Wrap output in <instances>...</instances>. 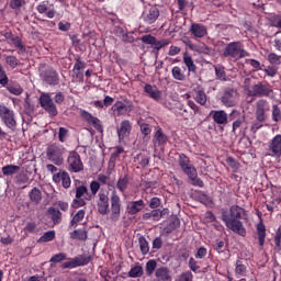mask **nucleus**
<instances>
[{
    "label": "nucleus",
    "instance_id": "nucleus-18",
    "mask_svg": "<svg viewBox=\"0 0 281 281\" xmlns=\"http://www.w3.org/2000/svg\"><path fill=\"white\" fill-rule=\"evenodd\" d=\"M53 181L54 183H61L65 190L71 188V178L69 177V173L63 169H59V171L53 176Z\"/></svg>",
    "mask_w": 281,
    "mask_h": 281
},
{
    "label": "nucleus",
    "instance_id": "nucleus-56",
    "mask_svg": "<svg viewBox=\"0 0 281 281\" xmlns=\"http://www.w3.org/2000/svg\"><path fill=\"white\" fill-rule=\"evenodd\" d=\"M155 269H157V261L155 260H149L146 263V271L148 276H153V273H155Z\"/></svg>",
    "mask_w": 281,
    "mask_h": 281
},
{
    "label": "nucleus",
    "instance_id": "nucleus-36",
    "mask_svg": "<svg viewBox=\"0 0 281 281\" xmlns=\"http://www.w3.org/2000/svg\"><path fill=\"white\" fill-rule=\"evenodd\" d=\"M21 170V167L16 165H7L2 167V173L4 177H12V175H16Z\"/></svg>",
    "mask_w": 281,
    "mask_h": 281
},
{
    "label": "nucleus",
    "instance_id": "nucleus-38",
    "mask_svg": "<svg viewBox=\"0 0 281 281\" xmlns=\"http://www.w3.org/2000/svg\"><path fill=\"white\" fill-rule=\"evenodd\" d=\"M5 63L11 67V69H16L19 65H21V61L16 56L14 55H4Z\"/></svg>",
    "mask_w": 281,
    "mask_h": 281
},
{
    "label": "nucleus",
    "instance_id": "nucleus-4",
    "mask_svg": "<svg viewBox=\"0 0 281 281\" xmlns=\"http://www.w3.org/2000/svg\"><path fill=\"white\" fill-rule=\"evenodd\" d=\"M0 120L7 128L16 131V114L14 113V110L8 108V105L3 103L0 104Z\"/></svg>",
    "mask_w": 281,
    "mask_h": 281
},
{
    "label": "nucleus",
    "instance_id": "nucleus-44",
    "mask_svg": "<svg viewBox=\"0 0 281 281\" xmlns=\"http://www.w3.org/2000/svg\"><path fill=\"white\" fill-rule=\"evenodd\" d=\"M82 218H85V210H79L70 221L69 227H76Z\"/></svg>",
    "mask_w": 281,
    "mask_h": 281
},
{
    "label": "nucleus",
    "instance_id": "nucleus-24",
    "mask_svg": "<svg viewBox=\"0 0 281 281\" xmlns=\"http://www.w3.org/2000/svg\"><path fill=\"white\" fill-rule=\"evenodd\" d=\"M131 131H133V124H131V121H122L120 127L117 128L119 139L122 140L125 139V137H128V135H131Z\"/></svg>",
    "mask_w": 281,
    "mask_h": 281
},
{
    "label": "nucleus",
    "instance_id": "nucleus-11",
    "mask_svg": "<svg viewBox=\"0 0 281 281\" xmlns=\"http://www.w3.org/2000/svg\"><path fill=\"white\" fill-rule=\"evenodd\" d=\"M178 164L184 175H188L189 179H194L196 177V168L190 164V158L184 154H180Z\"/></svg>",
    "mask_w": 281,
    "mask_h": 281
},
{
    "label": "nucleus",
    "instance_id": "nucleus-16",
    "mask_svg": "<svg viewBox=\"0 0 281 281\" xmlns=\"http://www.w3.org/2000/svg\"><path fill=\"white\" fill-rule=\"evenodd\" d=\"M111 111L114 115V117H120L122 115H126L130 111H133V103H124L122 101H116L112 108Z\"/></svg>",
    "mask_w": 281,
    "mask_h": 281
},
{
    "label": "nucleus",
    "instance_id": "nucleus-17",
    "mask_svg": "<svg viewBox=\"0 0 281 281\" xmlns=\"http://www.w3.org/2000/svg\"><path fill=\"white\" fill-rule=\"evenodd\" d=\"M228 119L231 122H233L232 133H234V135H236V133H238V130L240 128V126H243V124H245V116L240 115L239 111L233 110L229 113Z\"/></svg>",
    "mask_w": 281,
    "mask_h": 281
},
{
    "label": "nucleus",
    "instance_id": "nucleus-63",
    "mask_svg": "<svg viewBox=\"0 0 281 281\" xmlns=\"http://www.w3.org/2000/svg\"><path fill=\"white\" fill-rule=\"evenodd\" d=\"M273 27H279L281 30V14L274 15L271 21Z\"/></svg>",
    "mask_w": 281,
    "mask_h": 281
},
{
    "label": "nucleus",
    "instance_id": "nucleus-8",
    "mask_svg": "<svg viewBox=\"0 0 281 281\" xmlns=\"http://www.w3.org/2000/svg\"><path fill=\"white\" fill-rule=\"evenodd\" d=\"M159 8H157L156 5H151L145 8L140 19L145 23V25H154V23H157V19H159Z\"/></svg>",
    "mask_w": 281,
    "mask_h": 281
},
{
    "label": "nucleus",
    "instance_id": "nucleus-60",
    "mask_svg": "<svg viewBox=\"0 0 281 281\" xmlns=\"http://www.w3.org/2000/svg\"><path fill=\"white\" fill-rule=\"evenodd\" d=\"M193 278L194 276L192 274L191 271H186L182 272L176 281H192Z\"/></svg>",
    "mask_w": 281,
    "mask_h": 281
},
{
    "label": "nucleus",
    "instance_id": "nucleus-30",
    "mask_svg": "<svg viewBox=\"0 0 281 281\" xmlns=\"http://www.w3.org/2000/svg\"><path fill=\"white\" fill-rule=\"evenodd\" d=\"M29 199L31 203L34 205H38L43 201V192L41 189L34 187L30 192H29Z\"/></svg>",
    "mask_w": 281,
    "mask_h": 281
},
{
    "label": "nucleus",
    "instance_id": "nucleus-23",
    "mask_svg": "<svg viewBox=\"0 0 281 281\" xmlns=\"http://www.w3.org/2000/svg\"><path fill=\"white\" fill-rule=\"evenodd\" d=\"M80 117L85 120L88 124H91L97 131H102V124L100 123V119L91 115L88 111L80 110Z\"/></svg>",
    "mask_w": 281,
    "mask_h": 281
},
{
    "label": "nucleus",
    "instance_id": "nucleus-50",
    "mask_svg": "<svg viewBox=\"0 0 281 281\" xmlns=\"http://www.w3.org/2000/svg\"><path fill=\"white\" fill-rule=\"evenodd\" d=\"M144 273L142 266H135L128 272L130 278H139Z\"/></svg>",
    "mask_w": 281,
    "mask_h": 281
},
{
    "label": "nucleus",
    "instance_id": "nucleus-61",
    "mask_svg": "<svg viewBox=\"0 0 281 281\" xmlns=\"http://www.w3.org/2000/svg\"><path fill=\"white\" fill-rule=\"evenodd\" d=\"M25 5V0H11L10 1V8L12 10H19V8H23Z\"/></svg>",
    "mask_w": 281,
    "mask_h": 281
},
{
    "label": "nucleus",
    "instance_id": "nucleus-28",
    "mask_svg": "<svg viewBox=\"0 0 281 281\" xmlns=\"http://www.w3.org/2000/svg\"><path fill=\"white\" fill-rule=\"evenodd\" d=\"M146 207V203H144V200H137V201H132L127 205V213L133 215L142 212Z\"/></svg>",
    "mask_w": 281,
    "mask_h": 281
},
{
    "label": "nucleus",
    "instance_id": "nucleus-3",
    "mask_svg": "<svg viewBox=\"0 0 281 281\" xmlns=\"http://www.w3.org/2000/svg\"><path fill=\"white\" fill-rule=\"evenodd\" d=\"M224 58H233L234 60H240L247 56V52L243 48L240 42H231L223 52Z\"/></svg>",
    "mask_w": 281,
    "mask_h": 281
},
{
    "label": "nucleus",
    "instance_id": "nucleus-19",
    "mask_svg": "<svg viewBox=\"0 0 281 281\" xmlns=\"http://www.w3.org/2000/svg\"><path fill=\"white\" fill-rule=\"evenodd\" d=\"M237 100H238V92L235 89H227L222 95V104L228 108L234 106Z\"/></svg>",
    "mask_w": 281,
    "mask_h": 281
},
{
    "label": "nucleus",
    "instance_id": "nucleus-53",
    "mask_svg": "<svg viewBox=\"0 0 281 281\" xmlns=\"http://www.w3.org/2000/svg\"><path fill=\"white\" fill-rule=\"evenodd\" d=\"M64 260H67V254L59 252V254L54 255L50 258L49 262L58 263V262H63Z\"/></svg>",
    "mask_w": 281,
    "mask_h": 281
},
{
    "label": "nucleus",
    "instance_id": "nucleus-48",
    "mask_svg": "<svg viewBox=\"0 0 281 281\" xmlns=\"http://www.w3.org/2000/svg\"><path fill=\"white\" fill-rule=\"evenodd\" d=\"M180 223L179 220H175L170 222L165 228H164V234L168 236V234H172L175 229L179 227Z\"/></svg>",
    "mask_w": 281,
    "mask_h": 281
},
{
    "label": "nucleus",
    "instance_id": "nucleus-49",
    "mask_svg": "<svg viewBox=\"0 0 281 281\" xmlns=\"http://www.w3.org/2000/svg\"><path fill=\"white\" fill-rule=\"evenodd\" d=\"M8 82H10V79L8 78V74L5 72V68H3V65L0 64V85L1 87L8 86Z\"/></svg>",
    "mask_w": 281,
    "mask_h": 281
},
{
    "label": "nucleus",
    "instance_id": "nucleus-26",
    "mask_svg": "<svg viewBox=\"0 0 281 281\" xmlns=\"http://www.w3.org/2000/svg\"><path fill=\"white\" fill-rule=\"evenodd\" d=\"M154 147L159 148V146H166L168 144V136L164 134V131L161 128H158L154 135Z\"/></svg>",
    "mask_w": 281,
    "mask_h": 281
},
{
    "label": "nucleus",
    "instance_id": "nucleus-9",
    "mask_svg": "<svg viewBox=\"0 0 281 281\" xmlns=\"http://www.w3.org/2000/svg\"><path fill=\"white\" fill-rule=\"evenodd\" d=\"M40 104L43 110L48 113V115H52L53 117H56L58 115V110L56 109V104H54V100L52 99V95L49 93H42L40 97Z\"/></svg>",
    "mask_w": 281,
    "mask_h": 281
},
{
    "label": "nucleus",
    "instance_id": "nucleus-39",
    "mask_svg": "<svg viewBox=\"0 0 281 281\" xmlns=\"http://www.w3.org/2000/svg\"><path fill=\"white\" fill-rule=\"evenodd\" d=\"M183 63L186 67L188 68V71H196V65H194V60L192 59V56L184 54L183 55Z\"/></svg>",
    "mask_w": 281,
    "mask_h": 281
},
{
    "label": "nucleus",
    "instance_id": "nucleus-1",
    "mask_svg": "<svg viewBox=\"0 0 281 281\" xmlns=\"http://www.w3.org/2000/svg\"><path fill=\"white\" fill-rule=\"evenodd\" d=\"M245 216V209L238 205H232L229 211L222 212V221H224L226 227L234 232V234H238V236H247V229L245 225H243L240 218Z\"/></svg>",
    "mask_w": 281,
    "mask_h": 281
},
{
    "label": "nucleus",
    "instance_id": "nucleus-2",
    "mask_svg": "<svg viewBox=\"0 0 281 281\" xmlns=\"http://www.w3.org/2000/svg\"><path fill=\"white\" fill-rule=\"evenodd\" d=\"M65 153H67L65 146L56 143L48 145L46 148V157L55 166H63L65 162Z\"/></svg>",
    "mask_w": 281,
    "mask_h": 281
},
{
    "label": "nucleus",
    "instance_id": "nucleus-46",
    "mask_svg": "<svg viewBox=\"0 0 281 281\" xmlns=\"http://www.w3.org/2000/svg\"><path fill=\"white\" fill-rule=\"evenodd\" d=\"M194 100H195V102H198V104H201L202 106H205V104L207 103V95L205 94L204 91L199 90L195 93Z\"/></svg>",
    "mask_w": 281,
    "mask_h": 281
},
{
    "label": "nucleus",
    "instance_id": "nucleus-34",
    "mask_svg": "<svg viewBox=\"0 0 281 281\" xmlns=\"http://www.w3.org/2000/svg\"><path fill=\"white\" fill-rule=\"evenodd\" d=\"M15 183L21 190H25L27 183H30V178L25 173H18L15 176Z\"/></svg>",
    "mask_w": 281,
    "mask_h": 281
},
{
    "label": "nucleus",
    "instance_id": "nucleus-13",
    "mask_svg": "<svg viewBox=\"0 0 281 281\" xmlns=\"http://www.w3.org/2000/svg\"><path fill=\"white\" fill-rule=\"evenodd\" d=\"M142 43H145V45H151L153 49H156V52H159V49H164V47H167V45H170V40H157L153 35H143L140 37Z\"/></svg>",
    "mask_w": 281,
    "mask_h": 281
},
{
    "label": "nucleus",
    "instance_id": "nucleus-35",
    "mask_svg": "<svg viewBox=\"0 0 281 281\" xmlns=\"http://www.w3.org/2000/svg\"><path fill=\"white\" fill-rule=\"evenodd\" d=\"M162 216L161 211L153 210L148 213L143 214V221H160Z\"/></svg>",
    "mask_w": 281,
    "mask_h": 281
},
{
    "label": "nucleus",
    "instance_id": "nucleus-47",
    "mask_svg": "<svg viewBox=\"0 0 281 281\" xmlns=\"http://www.w3.org/2000/svg\"><path fill=\"white\" fill-rule=\"evenodd\" d=\"M11 43L16 47V49H19V52H22V54L27 52V48L23 45V41H21V37L15 35L14 38L11 40Z\"/></svg>",
    "mask_w": 281,
    "mask_h": 281
},
{
    "label": "nucleus",
    "instance_id": "nucleus-22",
    "mask_svg": "<svg viewBox=\"0 0 281 281\" xmlns=\"http://www.w3.org/2000/svg\"><path fill=\"white\" fill-rule=\"evenodd\" d=\"M189 32L194 38H205V36H207V26L201 23H192Z\"/></svg>",
    "mask_w": 281,
    "mask_h": 281
},
{
    "label": "nucleus",
    "instance_id": "nucleus-58",
    "mask_svg": "<svg viewBox=\"0 0 281 281\" xmlns=\"http://www.w3.org/2000/svg\"><path fill=\"white\" fill-rule=\"evenodd\" d=\"M101 184L100 182H98V180H93L92 182H90V191L92 196H95V194H98V192H100Z\"/></svg>",
    "mask_w": 281,
    "mask_h": 281
},
{
    "label": "nucleus",
    "instance_id": "nucleus-51",
    "mask_svg": "<svg viewBox=\"0 0 281 281\" xmlns=\"http://www.w3.org/2000/svg\"><path fill=\"white\" fill-rule=\"evenodd\" d=\"M235 273L236 276H245L247 273V266L243 265V262L238 260L236 262Z\"/></svg>",
    "mask_w": 281,
    "mask_h": 281
},
{
    "label": "nucleus",
    "instance_id": "nucleus-64",
    "mask_svg": "<svg viewBox=\"0 0 281 281\" xmlns=\"http://www.w3.org/2000/svg\"><path fill=\"white\" fill-rule=\"evenodd\" d=\"M274 245H276V247H280V245H281V227H279L276 232Z\"/></svg>",
    "mask_w": 281,
    "mask_h": 281
},
{
    "label": "nucleus",
    "instance_id": "nucleus-41",
    "mask_svg": "<svg viewBox=\"0 0 281 281\" xmlns=\"http://www.w3.org/2000/svg\"><path fill=\"white\" fill-rule=\"evenodd\" d=\"M72 240H87V232L85 229H77L70 233Z\"/></svg>",
    "mask_w": 281,
    "mask_h": 281
},
{
    "label": "nucleus",
    "instance_id": "nucleus-55",
    "mask_svg": "<svg viewBox=\"0 0 281 281\" xmlns=\"http://www.w3.org/2000/svg\"><path fill=\"white\" fill-rule=\"evenodd\" d=\"M215 76L218 80H227V75L225 74V68L215 67Z\"/></svg>",
    "mask_w": 281,
    "mask_h": 281
},
{
    "label": "nucleus",
    "instance_id": "nucleus-15",
    "mask_svg": "<svg viewBox=\"0 0 281 281\" xmlns=\"http://www.w3.org/2000/svg\"><path fill=\"white\" fill-rule=\"evenodd\" d=\"M269 157H281V134L276 135L269 143L268 146Z\"/></svg>",
    "mask_w": 281,
    "mask_h": 281
},
{
    "label": "nucleus",
    "instance_id": "nucleus-42",
    "mask_svg": "<svg viewBox=\"0 0 281 281\" xmlns=\"http://www.w3.org/2000/svg\"><path fill=\"white\" fill-rule=\"evenodd\" d=\"M271 117L272 122H281V108L278 104H272Z\"/></svg>",
    "mask_w": 281,
    "mask_h": 281
},
{
    "label": "nucleus",
    "instance_id": "nucleus-59",
    "mask_svg": "<svg viewBox=\"0 0 281 281\" xmlns=\"http://www.w3.org/2000/svg\"><path fill=\"white\" fill-rule=\"evenodd\" d=\"M7 90L13 95H21V93H23V88H21V86H8Z\"/></svg>",
    "mask_w": 281,
    "mask_h": 281
},
{
    "label": "nucleus",
    "instance_id": "nucleus-10",
    "mask_svg": "<svg viewBox=\"0 0 281 281\" xmlns=\"http://www.w3.org/2000/svg\"><path fill=\"white\" fill-rule=\"evenodd\" d=\"M67 161L69 172H82L85 170L80 154L77 151H70Z\"/></svg>",
    "mask_w": 281,
    "mask_h": 281
},
{
    "label": "nucleus",
    "instance_id": "nucleus-52",
    "mask_svg": "<svg viewBox=\"0 0 281 281\" xmlns=\"http://www.w3.org/2000/svg\"><path fill=\"white\" fill-rule=\"evenodd\" d=\"M268 60L271 65H281V56L276 53H270L268 55Z\"/></svg>",
    "mask_w": 281,
    "mask_h": 281
},
{
    "label": "nucleus",
    "instance_id": "nucleus-21",
    "mask_svg": "<svg viewBox=\"0 0 281 281\" xmlns=\"http://www.w3.org/2000/svg\"><path fill=\"white\" fill-rule=\"evenodd\" d=\"M91 259L89 257H77L71 261H66L61 265V269H76V267H85V265H89Z\"/></svg>",
    "mask_w": 281,
    "mask_h": 281
},
{
    "label": "nucleus",
    "instance_id": "nucleus-6",
    "mask_svg": "<svg viewBox=\"0 0 281 281\" xmlns=\"http://www.w3.org/2000/svg\"><path fill=\"white\" fill-rule=\"evenodd\" d=\"M269 111H271V104L265 99H260L256 102L255 117L257 122H267L269 117Z\"/></svg>",
    "mask_w": 281,
    "mask_h": 281
},
{
    "label": "nucleus",
    "instance_id": "nucleus-43",
    "mask_svg": "<svg viewBox=\"0 0 281 281\" xmlns=\"http://www.w3.org/2000/svg\"><path fill=\"white\" fill-rule=\"evenodd\" d=\"M138 243H139V249L143 254V256H146V254H148V251H150V247L148 246V240H146V237L140 236L138 238Z\"/></svg>",
    "mask_w": 281,
    "mask_h": 281
},
{
    "label": "nucleus",
    "instance_id": "nucleus-54",
    "mask_svg": "<svg viewBox=\"0 0 281 281\" xmlns=\"http://www.w3.org/2000/svg\"><path fill=\"white\" fill-rule=\"evenodd\" d=\"M24 231L27 232V234H38V228L36 227V222H29L26 226L24 227Z\"/></svg>",
    "mask_w": 281,
    "mask_h": 281
},
{
    "label": "nucleus",
    "instance_id": "nucleus-14",
    "mask_svg": "<svg viewBox=\"0 0 281 281\" xmlns=\"http://www.w3.org/2000/svg\"><path fill=\"white\" fill-rule=\"evenodd\" d=\"M42 80L49 85L50 87H56L60 85V77L58 76V71L54 68H48L42 74Z\"/></svg>",
    "mask_w": 281,
    "mask_h": 281
},
{
    "label": "nucleus",
    "instance_id": "nucleus-5",
    "mask_svg": "<svg viewBox=\"0 0 281 281\" xmlns=\"http://www.w3.org/2000/svg\"><path fill=\"white\" fill-rule=\"evenodd\" d=\"M246 91L250 98H269V95L273 93L271 86L265 85L262 82H258L257 85L247 88Z\"/></svg>",
    "mask_w": 281,
    "mask_h": 281
},
{
    "label": "nucleus",
    "instance_id": "nucleus-45",
    "mask_svg": "<svg viewBox=\"0 0 281 281\" xmlns=\"http://www.w3.org/2000/svg\"><path fill=\"white\" fill-rule=\"evenodd\" d=\"M116 188L120 190V192H126V189L128 188V176L120 178L117 180Z\"/></svg>",
    "mask_w": 281,
    "mask_h": 281
},
{
    "label": "nucleus",
    "instance_id": "nucleus-12",
    "mask_svg": "<svg viewBox=\"0 0 281 281\" xmlns=\"http://www.w3.org/2000/svg\"><path fill=\"white\" fill-rule=\"evenodd\" d=\"M97 210L102 216L109 214V191L101 189L98 193Z\"/></svg>",
    "mask_w": 281,
    "mask_h": 281
},
{
    "label": "nucleus",
    "instance_id": "nucleus-32",
    "mask_svg": "<svg viewBox=\"0 0 281 281\" xmlns=\"http://www.w3.org/2000/svg\"><path fill=\"white\" fill-rule=\"evenodd\" d=\"M257 236L259 240V247H265V240L267 238V227L262 222L257 224Z\"/></svg>",
    "mask_w": 281,
    "mask_h": 281
},
{
    "label": "nucleus",
    "instance_id": "nucleus-27",
    "mask_svg": "<svg viewBox=\"0 0 281 281\" xmlns=\"http://www.w3.org/2000/svg\"><path fill=\"white\" fill-rule=\"evenodd\" d=\"M211 115L215 124H220V125L227 124V112H225L224 110H213L211 111Z\"/></svg>",
    "mask_w": 281,
    "mask_h": 281
},
{
    "label": "nucleus",
    "instance_id": "nucleus-62",
    "mask_svg": "<svg viewBox=\"0 0 281 281\" xmlns=\"http://www.w3.org/2000/svg\"><path fill=\"white\" fill-rule=\"evenodd\" d=\"M69 131L65 127H59V134H58V139L61 143L67 142V135H68Z\"/></svg>",
    "mask_w": 281,
    "mask_h": 281
},
{
    "label": "nucleus",
    "instance_id": "nucleus-7",
    "mask_svg": "<svg viewBox=\"0 0 281 281\" xmlns=\"http://www.w3.org/2000/svg\"><path fill=\"white\" fill-rule=\"evenodd\" d=\"M87 201H91V195H89V189L87 186H79L76 188V195L72 201L74 207H85Z\"/></svg>",
    "mask_w": 281,
    "mask_h": 281
},
{
    "label": "nucleus",
    "instance_id": "nucleus-33",
    "mask_svg": "<svg viewBox=\"0 0 281 281\" xmlns=\"http://www.w3.org/2000/svg\"><path fill=\"white\" fill-rule=\"evenodd\" d=\"M48 214L50 216V221H53L54 225H59L60 221H63V213L56 207H49Z\"/></svg>",
    "mask_w": 281,
    "mask_h": 281
},
{
    "label": "nucleus",
    "instance_id": "nucleus-40",
    "mask_svg": "<svg viewBox=\"0 0 281 281\" xmlns=\"http://www.w3.org/2000/svg\"><path fill=\"white\" fill-rule=\"evenodd\" d=\"M171 74L175 80H179L180 82H183V80H186V75L183 74V70H181V67L179 66L173 67Z\"/></svg>",
    "mask_w": 281,
    "mask_h": 281
},
{
    "label": "nucleus",
    "instance_id": "nucleus-57",
    "mask_svg": "<svg viewBox=\"0 0 281 281\" xmlns=\"http://www.w3.org/2000/svg\"><path fill=\"white\" fill-rule=\"evenodd\" d=\"M124 153V147L122 146H116L114 147V151L111 155V161H116V159H120V155Z\"/></svg>",
    "mask_w": 281,
    "mask_h": 281
},
{
    "label": "nucleus",
    "instance_id": "nucleus-37",
    "mask_svg": "<svg viewBox=\"0 0 281 281\" xmlns=\"http://www.w3.org/2000/svg\"><path fill=\"white\" fill-rule=\"evenodd\" d=\"M56 238V231H47L37 240V243H52Z\"/></svg>",
    "mask_w": 281,
    "mask_h": 281
},
{
    "label": "nucleus",
    "instance_id": "nucleus-29",
    "mask_svg": "<svg viewBox=\"0 0 281 281\" xmlns=\"http://www.w3.org/2000/svg\"><path fill=\"white\" fill-rule=\"evenodd\" d=\"M145 93L151 98V100H155L156 102H159L161 100V90L153 87L151 85L146 83L144 87Z\"/></svg>",
    "mask_w": 281,
    "mask_h": 281
},
{
    "label": "nucleus",
    "instance_id": "nucleus-25",
    "mask_svg": "<svg viewBox=\"0 0 281 281\" xmlns=\"http://www.w3.org/2000/svg\"><path fill=\"white\" fill-rule=\"evenodd\" d=\"M87 67V64L85 61L80 60V57L76 58V63L74 65L72 69V78H76L77 80H82L85 78V74L82 70Z\"/></svg>",
    "mask_w": 281,
    "mask_h": 281
},
{
    "label": "nucleus",
    "instance_id": "nucleus-31",
    "mask_svg": "<svg viewBox=\"0 0 281 281\" xmlns=\"http://www.w3.org/2000/svg\"><path fill=\"white\" fill-rule=\"evenodd\" d=\"M155 276L158 281H172L170 270L166 267L158 268L155 272Z\"/></svg>",
    "mask_w": 281,
    "mask_h": 281
},
{
    "label": "nucleus",
    "instance_id": "nucleus-20",
    "mask_svg": "<svg viewBox=\"0 0 281 281\" xmlns=\"http://www.w3.org/2000/svg\"><path fill=\"white\" fill-rule=\"evenodd\" d=\"M120 210H121L120 195L113 192L111 196V215H110V218L112 221H117V218H120Z\"/></svg>",
    "mask_w": 281,
    "mask_h": 281
}]
</instances>
